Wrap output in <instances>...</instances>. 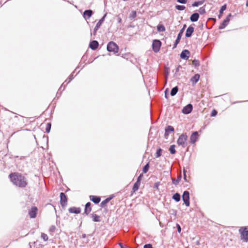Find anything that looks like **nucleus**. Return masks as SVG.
<instances>
[{
	"instance_id": "obj_1",
	"label": "nucleus",
	"mask_w": 248,
	"mask_h": 248,
	"mask_svg": "<svg viewBox=\"0 0 248 248\" xmlns=\"http://www.w3.org/2000/svg\"><path fill=\"white\" fill-rule=\"evenodd\" d=\"M9 177L14 185L19 187L24 188L28 185L26 178L19 173H12L9 175Z\"/></svg>"
},
{
	"instance_id": "obj_2",
	"label": "nucleus",
	"mask_w": 248,
	"mask_h": 248,
	"mask_svg": "<svg viewBox=\"0 0 248 248\" xmlns=\"http://www.w3.org/2000/svg\"><path fill=\"white\" fill-rule=\"evenodd\" d=\"M107 49L108 52H112L116 54L118 52L119 46L115 43L111 41L108 44Z\"/></svg>"
},
{
	"instance_id": "obj_3",
	"label": "nucleus",
	"mask_w": 248,
	"mask_h": 248,
	"mask_svg": "<svg viewBox=\"0 0 248 248\" xmlns=\"http://www.w3.org/2000/svg\"><path fill=\"white\" fill-rule=\"evenodd\" d=\"M241 234V239L245 242L248 241V230L247 227H241L239 230Z\"/></svg>"
},
{
	"instance_id": "obj_4",
	"label": "nucleus",
	"mask_w": 248,
	"mask_h": 248,
	"mask_svg": "<svg viewBox=\"0 0 248 248\" xmlns=\"http://www.w3.org/2000/svg\"><path fill=\"white\" fill-rule=\"evenodd\" d=\"M187 140V136L186 134H181L177 140L178 145L185 147L187 145L186 141Z\"/></svg>"
},
{
	"instance_id": "obj_5",
	"label": "nucleus",
	"mask_w": 248,
	"mask_h": 248,
	"mask_svg": "<svg viewBox=\"0 0 248 248\" xmlns=\"http://www.w3.org/2000/svg\"><path fill=\"white\" fill-rule=\"evenodd\" d=\"M107 15V13H106L104 15V16L102 17V18L99 20V21L96 24L95 27H94L93 32L91 33V35H96L97 31H98L99 28L100 27V26H101L102 23L104 22Z\"/></svg>"
},
{
	"instance_id": "obj_6",
	"label": "nucleus",
	"mask_w": 248,
	"mask_h": 248,
	"mask_svg": "<svg viewBox=\"0 0 248 248\" xmlns=\"http://www.w3.org/2000/svg\"><path fill=\"white\" fill-rule=\"evenodd\" d=\"M161 45L162 43L159 40H154L152 43L153 50L155 53L158 52L160 50Z\"/></svg>"
},
{
	"instance_id": "obj_7",
	"label": "nucleus",
	"mask_w": 248,
	"mask_h": 248,
	"mask_svg": "<svg viewBox=\"0 0 248 248\" xmlns=\"http://www.w3.org/2000/svg\"><path fill=\"white\" fill-rule=\"evenodd\" d=\"M182 200L186 206H189V192L188 191H184L182 195Z\"/></svg>"
},
{
	"instance_id": "obj_8",
	"label": "nucleus",
	"mask_w": 248,
	"mask_h": 248,
	"mask_svg": "<svg viewBox=\"0 0 248 248\" xmlns=\"http://www.w3.org/2000/svg\"><path fill=\"white\" fill-rule=\"evenodd\" d=\"M60 203L62 207H65L67 204V198L65 194L61 192L60 195Z\"/></svg>"
},
{
	"instance_id": "obj_9",
	"label": "nucleus",
	"mask_w": 248,
	"mask_h": 248,
	"mask_svg": "<svg viewBox=\"0 0 248 248\" xmlns=\"http://www.w3.org/2000/svg\"><path fill=\"white\" fill-rule=\"evenodd\" d=\"M232 16V14H229L226 18L223 21L222 23L219 25V29L222 30L224 29L229 24L230 20V17Z\"/></svg>"
},
{
	"instance_id": "obj_10",
	"label": "nucleus",
	"mask_w": 248,
	"mask_h": 248,
	"mask_svg": "<svg viewBox=\"0 0 248 248\" xmlns=\"http://www.w3.org/2000/svg\"><path fill=\"white\" fill-rule=\"evenodd\" d=\"M193 109V106L191 104H188L185 106L182 109V113L185 114H188L191 112Z\"/></svg>"
},
{
	"instance_id": "obj_11",
	"label": "nucleus",
	"mask_w": 248,
	"mask_h": 248,
	"mask_svg": "<svg viewBox=\"0 0 248 248\" xmlns=\"http://www.w3.org/2000/svg\"><path fill=\"white\" fill-rule=\"evenodd\" d=\"M38 209L35 206H33L29 211V215L30 217L31 218H34L36 217Z\"/></svg>"
},
{
	"instance_id": "obj_12",
	"label": "nucleus",
	"mask_w": 248,
	"mask_h": 248,
	"mask_svg": "<svg viewBox=\"0 0 248 248\" xmlns=\"http://www.w3.org/2000/svg\"><path fill=\"white\" fill-rule=\"evenodd\" d=\"M199 133L197 131L193 132L190 137V143L191 144H194L197 140Z\"/></svg>"
},
{
	"instance_id": "obj_13",
	"label": "nucleus",
	"mask_w": 248,
	"mask_h": 248,
	"mask_svg": "<svg viewBox=\"0 0 248 248\" xmlns=\"http://www.w3.org/2000/svg\"><path fill=\"white\" fill-rule=\"evenodd\" d=\"M190 52L187 49L183 50L180 54V58L182 59L187 60L189 57Z\"/></svg>"
},
{
	"instance_id": "obj_14",
	"label": "nucleus",
	"mask_w": 248,
	"mask_h": 248,
	"mask_svg": "<svg viewBox=\"0 0 248 248\" xmlns=\"http://www.w3.org/2000/svg\"><path fill=\"white\" fill-rule=\"evenodd\" d=\"M93 15V11L92 10H86L83 14V16L85 19H89Z\"/></svg>"
},
{
	"instance_id": "obj_15",
	"label": "nucleus",
	"mask_w": 248,
	"mask_h": 248,
	"mask_svg": "<svg viewBox=\"0 0 248 248\" xmlns=\"http://www.w3.org/2000/svg\"><path fill=\"white\" fill-rule=\"evenodd\" d=\"M194 27L192 25L189 26L186 30V32L185 34L186 37L187 38L190 37L192 36L193 33L194 32Z\"/></svg>"
},
{
	"instance_id": "obj_16",
	"label": "nucleus",
	"mask_w": 248,
	"mask_h": 248,
	"mask_svg": "<svg viewBox=\"0 0 248 248\" xmlns=\"http://www.w3.org/2000/svg\"><path fill=\"white\" fill-rule=\"evenodd\" d=\"M99 46L98 42L96 40L92 41L89 44L90 48L93 50H96Z\"/></svg>"
},
{
	"instance_id": "obj_17",
	"label": "nucleus",
	"mask_w": 248,
	"mask_h": 248,
	"mask_svg": "<svg viewBox=\"0 0 248 248\" xmlns=\"http://www.w3.org/2000/svg\"><path fill=\"white\" fill-rule=\"evenodd\" d=\"M174 131V128L171 125H168L165 128L164 136L165 137L168 136L169 134Z\"/></svg>"
},
{
	"instance_id": "obj_18",
	"label": "nucleus",
	"mask_w": 248,
	"mask_h": 248,
	"mask_svg": "<svg viewBox=\"0 0 248 248\" xmlns=\"http://www.w3.org/2000/svg\"><path fill=\"white\" fill-rule=\"evenodd\" d=\"M91 203L90 202H88L86 203L85 205L84 212V214L88 215L90 214V213L92 211V208L91 207Z\"/></svg>"
},
{
	"instance_id": "obj_19",
	"label": "nucleus",
	"mask_w": 248,
	"mask_h": 248,
	"mask_svg": "<svg viewBox=\"0 0 248 248\" xmlns=\"http://www.w3.org/2000/svg\"><path fill=\"white\" fill-rule=\"evenodd\" d=\"M68 211L70 213L78 214L80 213L81 209L79 207H72L69 208Z\"/></svg>"
},
{
	"instance_id": "obj_20",
	"label": "nucleus",
	"mask_w": 248,
	"mask_h": 248,
	"mask_svg": "<svg viewBox=\"0 0 248 248\" xmlns=\"http://www.w3.org/2000/svg\"><path fill=\"white\" fill-rule=\"evenodd\" d=\"M200 76L199 74H195L191 78L190 81L193 85H195L199 80Z\"/></svg>"
},
{
	"instance_id": "obj_21",
	"label": "nucleus",
	"mask_w": 248,
	"mask_h": 248,
	"mask_svg": "<svg viewBox=\"0 0 248 248\" xmlns=\"http://www.w3.org/2000/svg\"><path fill=\"white\" fill-rule=\"evenodd\" d=\"M199 17V14L198 13H194L191 15L190 20L191 22H195L198 20Z\"/></svg>"
},
{
	"instance_id": "obj_22",
	"label": "nucleus",
	"mask_w": 248,
	"mask_h": 248,
	"mask_svg": "<svg viewBox=\"0 0 248 248\" xmlns=\"http://www.w3.org/2000/svg\"><path fill=\"white\" fill-rule=\"evenodd\" d=\"M114 197L113 195H111L109 197L106 198L104 201H103L100 203V206L102 208L104 207L106 204Z\"/></svg>"
},
{
	"instance_id": "obj_23",
	"label": "nucleus",
	"mask_w": 248,
	"mask_h": 248,
	"mask_svg": "<svg viewBox=\"0 0 248 248\" xmlns=\"http://www.w3.org/2000/svg\"><path fill=\"white\" fill-rule=\"evenodd\" d=\"M90 199L95 204H98L101 200V198L100 197L96 196H90Z\"/></svg>"
},
{
	"instance_id": "obj_24",
	"label": "nucleus",
	"mask_w": 248,
	"mask_h": 248,
	"mask_svg": "<svg viewBox=\"0 0 248 248\" xmlns=\"http://www.w3.org/2000/svg\"><path fill=\"white\" fill-rule=\"evenodd\" d=\"M186 27V24H184L183 25V28L180 30L178 34L177 37L176 38L177 39H178L179 40H181V37H182V36L183 35V34L184 33V31L185 30Z\"/></svg>"
},
{
	"instance_id": "obj_25",
	"label": "nucleus",
	"mask_w": 248,
	"mask_h": 248,
	"mask_svg": "<svg viewBox=\"0 0 248 248\" xmlns=\"http://www.w3.org/2000/svg\"><path fill=\"white\" fill-rule=\"evenodd\" d=\"M227 8V4H224L223 5H222L220 10H219V13L218 15V18H220L222 16V14L223 13V12Z\"/></svg>"
},
{
	"instance_id": "obj_26",
	"label": "nucleus",
	"mask_w": 248,
	"mask_h": 248,
	"mask_svg": "<svg viewBox=\"0 0 248 248\" xmlns=\"http://www.w3.org/2000/svg\"><path fill=\"white\" fill-rule=\"evenodd\" d=\"M91 216L92 217L93 220L94 222H100V217L98 215H97L95 214H92L91 215Z\"/></svg>"
},
{
	"instance_id": "obj_27",
	"label": "nucleus",
	"mask_w": 248,
	"mask_h": 248,
	"mask_svg": "<svg viewBox=\"0 0 248 248\" xmlns=\"http://www.w3.org/2000/svg\"><path fill=\"white\" fill-rule=\"evenodd\" d=\"M172 198L176 202H178L181 200V195L178 193H175L173 195Z\"/></svg>"
},
{
	"instance_id": "obj_28",
	"label": "nucleus",
	"mask_w": 248,
	"mask_h": 248,
	"mask_svg": "<svg viewBox=\"0 0 248 248\" xmlns=\"http://www.w3.org/2000/svg\"><path fill=\"white\" fill-rule=\"evenodd\" d=\"M205 0H201L194 1L192 4V6L193 7H198V6L203 4V3L205 2Z\"/></svg>"
},
{
	"instance_id": "obj_29",
	"label": "nucleus",
	"mask_w": 248,
	"mask_h": 248,
	"mask_svg": "<svg viewBox=\"0 0 248 248\" xmlns=\"http://www.w3.org/2000/svg\"><path fill=\"white\" fill-rule=\"evenodd\" d=\"M179 89L177 86H175L172 88L170 91V95L173 96L176 94L178 92Z\"/></svg>"
},
{
	"instance_id": "obj_30",
	"label": "nucleus",
	"mask_w": 248,
	"mask_h": 248,
	"mask_svg": "<svg viewBox=\"0 0 248 248\" xmlns=\"http://www.w3.org/2000/svg\"><path fill=\"white\" fill-rule=\"evenodd\" d=\"M140 185V182H138V181H136L135 182V183L134 184L133 188H132V191L133 192H135L136 191L138 190Z\"/></svg>"
},
{
	"instance_id": "obj_31",
	"label": "nucleus",
	"mask_w": 248,
	"mask_h": 248,
	"mask_svg": "<svg viewBox=\"0 0 248 248\" xmlns=\"http://www.w3.org/2000/svg\"><path fill=\"white\" fill-rule=\"evenodd\" d=\"M165 30V27L163 24H159L157 26V30L159 32H163Z\"/></svg>"
},
{
	"instance_id": "obj_32",
	"label": "nucleus",
	"mask_w": 248,
	"mask_h": 248,
	"mask_svg": "<svg viewBox=\"0 0 248 248\" xmlns=\"http://www.w3.org/2000/svg\"><path fill=\"white\" fill-rule=\"evenodd\" d=\"M175 145L173 144L170 146L169 151L170 153L172 155H174L176 153V150L175 149Z\"/></svg>"
},
{
	"instance_id": "obj_33",
	"label": "nucleus",
	"mask_w": 248,
	"mask_h": 248,
	"mask_svg": "<svg viewBox=\"0 0 248 248\" xmlns=\"http://www.w3.org/2000/svg\"><path fill=\"white\" fill-rule=\"evenodd\" d=\"M150 165L149 163H147L143 168L142 171L144 173H147L149 169Z\"/></svg>"
},
{
	"instance_id": "obj_34",
	"label": "nucleus",
	"mask_w": 248,
	"mask_h": 248,
	"mask_svg": "<svg viewBox=\"0 0 248 248\" xmlns=\"http://www.w3.org/2000/svg\"><path fill=\"white\" fill-rule=\"evenodd\" d=\"M137 16V13L135 11H132L130 13L129 17L130 19L132 20L134 19Z\"/></svg>"
},
{
	"instance_id": "obj_35",
	"label": "nucleus",
	"mask_w": 248,
	"mask_h": 248,
	"mask_svg": "<svg viewBox=\"0 0 248 248\" xmlns=\"http://www.w3.org/2000/svg\"><path fill=\"white\" fill-rule=\"evenodd\" d=\"M181 178H182L181 175H179L177 177L176 179L172 180V183L174 185H176L177 183H178L180 181Z\"/></svg>"
},
{
	"instance_id": "obj_36",
	"label": "nucleus",
	"mask_w": 248,
	"mask_h": 248,
	"mask_svg": "<svg viewBox=\"0 0 248 248\" xmlns=\"http://www.w3.org/2000/svg\"><path fill=\"white\" fill-rule=\"evenodd\" d=\"M51 124L50 123H48L46 124V132L47 133H48L50 132V130H51Z\"/></svg>"
},
{
	"instance_id": "obj_37",
	"label": "nucleus",
	"mask_w": 248,
	"mask_h": 248,
	"mask_svg": "<svg viewBox=\"0 0 248 248\" xmlns=\"http://www.w3.org/2000/svg\"><path fill=\"white\" fill-rule=\"evenodd\" d=\"M162 152V150L160 148H158L156 152L155 157L157 158L160 156L161 155Z\"/></svg>"
},
{
	"instance_id": "obj_38",
	"label": "nucleus",
	"mask_w": 248,
	"mask_h": 248,
	"mask_svg": "<svg viewBox=\"0 0 248 248\" xmlns=\"http://www.w3.org/2000/svg\"><path fill=\"white\" fill-rule=\"evenodd\" d=\"M175 8H176V9H177L179 11H183L185 9L186 7L184 5H176L175 6Z\"/></svg>"
},
{
	"instance_id": "obj_39",
	"label": "nucleus",
	"mask_w": 248,
	"mask_h": 248,
	"mask_svg": "<svg viewBox=\"0 0 248 248\" xmlns=\"http://www.w3.org/2000/svg\"><path fill=\"white\" fill-rule=\"evenodd\" d=\"M205 5L199 8V12L201 15H203L205 13Z\"/></svg>"
},
{
	"instance_id": "obj_40",
	"label": "nucleus",
	"mask_w": 248,
	"mask_h": 248,
	"mask_svg": "<svg viewBox=\"0 0 248 248\" xmlns=\"http://www.w3.org/2000/svg\"><path fill=\"white\" fill-rule=\"evenodd\" d=\"M169 213L170 214L173 215L174 217H176L177 214V211L176 210L174 209H170L169 210Z\"/></svg>"
},
{
	"instance_id": "obj_41",
	"label": "nucleus",
	"mask_w": 248,
	"mask_h": 248,
	"mask_svg": "<svg viewBox=\"0 0 248 248\" xmlns=\"http://www.w3.org/2000/svg\"><path fill=\"white\" fill-rule=\"evenodd\" d=\"M192 64H193L195 67H198L200 65V62L198 60L194 59L192 61Z\"/></svg>"
},
{
	"instance_id": "obj_42",
	"label": "nucleus",
	"mask_w": 248,
	"mask_h": 248,
	"mask_svg": "<svg viewBox=\"0 0 248 248\" xmlns=\"http://www.w3.org/2000/svg\"><path fill=\"white\" fill-rule=\"evenodd\" d=\"M74 78L73 74H71L69 77L66 79L65 82L67 81V83H69Z\"/></svg>"
},
{
	"instance_id": "obj_43",
	"label": "nucleus",
	"mask_w": 248,
	"mask_h": 248,
	"mask_svg": "<svg viewBox=\"0 0 248 248\" xmlns=\"http://www.w3.org/2000/svg\"><path fill=\"white\" fill-rule=\"evenodd\" d=\"M56 230V227L54 225H52L50 226L49 229V231L51 233L54 232Z\"/></svg>"
},
{
	"instance_id": "obj_44",
	"label": "nucleus",
	"mask_w": 248,
	"mask_h": 248,
	"mask_svg": "<svg viewBox=\"0 0 248 248\" xmlns=\"http://www.w3.org/2000/svg\"><path fill=\"white\" fill-rule=\"evenodd\" d=\"M41 238L44 240V241H47L48 240V236L47 234L42 233L41 234Z\"/></svg>"
},
{
	"instance_id": "obj_45",
	"label": "nucleus",
	"mask_w": 248,
	"mask_h": 248,
	"mask_svg": "<svg viewBox=\"0 0 248 248\" xmlns=\"http://www.w3.org/2000/svg\"><path fill=\"white\" fill-rule=\"evenodd\" d=\"M217 112L216 110L213 109L211 113V116L212 117H215L217 115Z\"/></svg>"
},
{
	"instance_id": "obj_46",
	"label": "nucleus",
	"mask_w": 248,
	"mask_h": 248,
	"mask_svg": "<svg viewBox=\"0 0 248 248\" xmlns=\"http://www.w3.org/2000/svg\"><path fill=\"white\" fill-rule=\"evenodd\" d=\"M180 40L178 39H176L174 42V44H173V48H174L176 47L177 45L179 43Z\"/></svg>"
},
{
	"instance_id": "obj_47",
	"label": "nucleus",
	"mask_w": 248,
	"mask_h": 248,
	"mask_svg": "<svg viewBox=\"0 0 248 248\" xmlns=\"http://www.w3.org/2000/svg\"><path fill=\"white\" fill-rule=\"evenodd\" d=\"M143 248H153L152 245L151 244H145L143 246Z\"/></svg>"
},
{
	"instance_id": "obj_48",
	"label": "nucleus",
	"mask_w": 248,
	"mask_h": 248,
	"mask_svg": "<svg viewBox=\"0 0 248 248\" xmlns=\"http://www.w3.org/2000/svg\"><path fill=\"white\" fill-rule=\"evenodd\" d=\"M142 177H143L142 174H140V175L138 176V177L137 178V181L140 183V181L142 179Z\"/></svg>"
},
{
	"instance_id": "obj_49",
	"label": "nucleus",
	"mask_w": 248,
	"mask_h": 248,
	"mask_svg": "<svg viewBox=\"0 0 248 248\" xmlns=\"http://www.w3.org/2000/svg\"><path fill=\"white\" fill-rule=\"evenodd\" d=\"M177 1L181 4H186L187 2V0H177Z\"/></svg>"
},
{
	"instance_id": "obj_50",
	"label": "nucleus",
	"mask_w": 248,
	"mask_h": 248,
	"mask_svg": "<svg viewBox=\"0 0 248 248\" xmlns=\"http://www.w3.org/2000/svg\"><path fill=\"white\" fill-rule=\"evenodd\" d=\"M176 227H177V231L179 233H180L181 232V228L180 225L178 224H176Z\"/></svg>"
},
{
	"instance_id": "obj_51",
	"label": "nucleus",
	"mask_w": 248,
	"mask_h": 248,
	"mask_svg": "<svg viewBox=\"0 0 248 248\" xmlns=\"http://www.w3.org/2000/svg\"><path fill=\"white\" fill-rule=\"evenodd\" d=\"M186 170H185V169H184V170H183V176H184V179L185 181L186 182V181H187V179H186Z\"/></svg>"
},
{
	"instance_id": "obj_52",
	"label": "nucleus",
	"mask_w": 248,
	"mask_h": 248,
	"mask_svg": "<svg viewBox=\"0 0 248 248\" xmlns=\"http://www.w3.org/2000/svg\"><path fill=\"white\" fill-rule=\"evenodd\" d=\"M168 89H166L165 91V97L166 98V99H168Z\"/></svg>"
},
{
	"instance_id": "obj_53",
	"label": "nucleus",
	"mask_w": 248,
	"mask_h": 248,
	"mask_svg": "<svg viewBox=\"0 0 248 248\" xmlns=\"http://www.w3.org/2000/svg\"><path fill=\"white\" fill-rule=\"evenodd\" d=\"M122 21V20L121 18V17L118 16H117V21H118V23H121Z\"/></svg>"
},
{
	"instance_id": "obj_54",
	"label": "nucleus",
	"mask_w": 248,
	"mask_h": 248,
	"mask_svg": "<svg viewBox=\"0 0 248 248\" xmlns=\"http://www.w3.org/2000/svg\"><path fill=\"white\" fill-rule=\"evenodd\" d=\"M181 67H181V65H178V66L176 67V69H175V73H177V72H178L179 71V69H180V68H181Z\"/></svg>"
},
{
	"instance_id": "obj_55",
	"label": "nucleus",
	"mask_w": 248,
	"mask_h": 248,
	"mask_svg": "<svg viewBox=\"0 0 248 248\" xmlns=\"http://www.w3.org/2000/svg\"><path fill=\"white\" fill-rule=\"evenodd\" d=\"M66 85H67V84L64 85V83H63L61 85V86L60 87V88H59V91H60V90H61L63 86V90L65 89V87H66Z\"/></svg>"
},
{
	"instance_id": "obj_56",
	"label": "nucleus",
	"mask_w": 248,
	"mask_h": 248,
	"mask_svg": "<svg viewBox=\"0 0 248 248\" xmlns=\"http://www.w3.org/2000/svg\"><path fill=\"white\" fill-rule=\"evenodd\" d=\"M158 186V184L156 183L154 185V187L157 188Z\"/></svg>"
},
{
	"instance_id": "obj_57",
	"label": "nucleus",
	"mask_w": 248,
	"mask_h": 248,
	"mask_svg": "<svg viewBox=\"0 0 248 248\" xmlns=\"http://www.w3.org/2000/svg\"><path fill=\"white\" fill-rule=\"evenodd\" d=\"M118 244L119 245V246H120V248H124V247L123 245V244H122V243H119Z\"/></svg>"
},
{
	"instance_id": "obj_58",
	"label": "nucleus",
	"mask_w": 248,
	"mask_h": 248,
	"mask_svg": "<svg viewBox=\"0 0 248 248\" xmlns=\"http://www.w3.org/2000/svg\"><path fill=\"white\" fill-rule=\"evenodd\" d=\"M208 20H214V21H216V18H212V17H211V18H208Z\"/></svg>"
},
{
	"instance_id": "obj_59",
	"label": "nucleus",
	"mask_w": 248,
	"mask_h": 248,
	"mask_svg": "<svg viewBox=\"0 0 248 248\" xmlns=\"http://www.w3.org/2000/svg\"><path fill=\"white\" fill-rule=\"evenodd\" d=\"M86 234H82V238H86Z\"/></svg>"
},
{
	"instance_id": "obj_60",
	"label": "nucleus",
	"mask_w": 248,
	"mask_h": 248,
	"mask_svg": "<svg viewBox=\"0 0 248 248\" xmlns=\"http://www.w3.org/2000/svg\"><path fill=\"white\" fill-rule=\"evenodd\" d=\"M246 5L247 7H248V0H247Z\"/></svg>"
},
{
	"instance_id": "obj_61",
	"label": "nucleus",
	"mask_w": 248,
	"mask_h": 248,
	"mask_svg": "<svg viewBox=\"0 0 248 248\" xmlns=\"http://www.w3.org/2000/svg\"><path fill=\"white\" fill-rule=\"evenodd\" d=\"M127 248H131V247H128Z\"/></svg>"
}]
</instances>
